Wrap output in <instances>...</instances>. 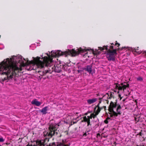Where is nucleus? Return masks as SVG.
I'll use <instances>...</instances> for the list:
<instances>
[{"mask_svg": "<svg viewBox=\"0 0 146 146\" xmlns=\"http://www.w3.org/2000/svg\"><path fill=\"white\" fill-rule=\"evenodd\" d=\"M104 122L107 124L108 123V121L107 120H105V121H104Z\"/></svg>", "mask_w": 146, "mask_h": 146, "instance_id": "obj_21", "label": "nucleus"}, {"mask_svg": "<svg viewBox=\"0 0 146 146\" xmlns=\"http://www.w3.org/2000/svg\"><path fill=\"white\" fill-rule=\"evenodd\" d=\"M121 108L120 105L117 106L116 103L111 102L109 107V110L110 112V114L111 117H115L120 115L121 113Z\"/></svg>", "mask_w": 146, "mask_h": 146, "instance_id": "obj_3", "label": "nucleus"}, {"mask_svg": "<svg viewBox=\"0 0 146 146\" xmlns=\"http://www.w3.org/2000/svg\"><path fill=\"white\" fill-rule=\"evenodd\" d=\"M87 122L88 124V126L89 125H91V124H90V121H88Z\"/></svg>", "mask_w": 146, "mask_h": 146, "instance_id": "obj_19", "label": "nucleus"}, {"mask_svg": "<svg viewBox=\"0 0 146 146\" xmlns=\"http://www.w3.org/2000/svg\"><path fill=\"white\" fill-rule=\"evenodd\" d=\"M4 141V139L2 138H0V142H3Z\"/></svg>", "mask_w": 146, "mask_h": 146, "instance_id": "obj_18", "label": "nucleus"}, {"mask_svg": "<svg viewBox=\"0 0 146 146\" xmlns=\"http://www.w3.org/2000/svg\"><path fill=\"white\" fill-rule=\"evenodd\" d=\"M109 47L110 48L108 49L107 46H104L103 47H98V49H96V53H93L97 54L100 53L102 51L104 52H106V51H107L106 55L108 60L110 61H114L115 60V56L117 54L116 49H113V51H112L110 49H113V46H111Z\"/></svg>", "mask_w": 146, "mask_h": 146, "instance_id": "obj_2", "label": "nucleus"}, {"mask_svg": "<svg viewBox=\"0 0 146 146\" xmlns=\"http://www.w3.org/2000/svg\"><path fill=\"white\" fill-rule=\"evenodd\" d=\"M137 79L138 81H142L143 80V78L141 77H139L137 78Z\"/></svg>", "mask_w": 146, "mask_h": 146, "instance_id": "obj_15", "label": "nucleus"}, {"mask_svg": "<svg viewBox=\"0 0 146 146\" xmlns=\"http://www.w3.org/2000/svg\"><path fill=\"white\" fill-rule=\"evenodd\" d=\"M98 109L96 111L93 113H92V114H93V116H94V118L96 117L97 115L100 112L101 108H100L98 106V105H97Z\"/></svg>", "mask_w": 146, "mask_h": 146, "instance_id": "obj_11", "label": "nucleus"}, {"mask_svg": "<svg viewBox=\"0 0 146 146\" xmlns=\"http://www.w3.org/2000/svg\"><path fill=\"white\" fill-rule=\"evenodd\" d=\"M117 44H118V46H119L120 45V44H119L117 43H116L115 44V45H116Z\"/></svg>", "mask_w": 146, "mask_h": 146, "instance_id": "obj_23", "label": "nucleus"}, {"mask_svg": "<svg viewBox=\"0 0 146 146\" xmlns=\"http://www.w3.org/2000/svg\"><path fill=\"white\" fill-rule=\"evenodd\" d=\"M100 103H101V102H99V103L98 104V105H99V104Z\"/></svg>", "mask_w": 146, "mask_h": 146, "instance_id": "obj_25", "label": "nucleus"}, {"mask_svg": "<svg viewBox=\"0 0 146 146\" xmlns=\"http://www.w3.org/2000/svg\"><path fill=\"white\" fill-rule=\"evenodd\" d=\"M31 103L32 105H35L37 106H39L41 104L40 102L38 101L36 99L33 100L31 102Z\"/></svg>", "mask_w": 146, "mask_h": 146, "instance_id": "obj_7", "label": "nucleus"}, {"mask_svg": "<svg viewBox=\"0 0 146 146\" xmlns=\"http://www.w3.org/2000/svg\"><path fill=\"white\" fill-rule=\"evenodd\" d=\"M97 100L96 98H94L92 99L88 100H87L88 103L89 104H91L96 102Z\"/></svg>", "mask_w": 146, "mask_h": 146, "instance_id": "obj_13", "label": "nucleus"}, {"mask_svg": "<svg viewBox=\"0 0 146 146\" xmlns=\"http://www.w3.org/2000/svg\"><path fill=\"white\" fill-rule=\"evenodd\" d=\"M48 108V106H46L42 108V110H40V112L42 113V114H45L47 113Z\"/></svg>", "mask_w": 146, "mask_h": 146, "instance_id": "obj_12", "label": "nucleus"}, {"mask_svg": "<svg viewBox=\"0 0 146 146\" xmlns=\"http://www.w3.org/2000/svg\"><path fill=\"white\" fill-rule=\"evenodd\" d=\"M38 144L40 145H43V143H42L41 141H39Z\"/></svg>", "mask_w": 146, "mask_h": 146, "instance_id": "obj_16", "label": "nucleus"}, {"mask_svg": "<svg viewBox=\"0 0 146 146\" xmlns=\"http://www.w3.org/2000/svg\"><path fill=\"white\" fill-rule=\"evenodd\" d=\"M125 48H126V47H123L122 48L121 50H123Z\"/></svg>", "mask_w": 146, "mask_h": 146, "instance_id": "obj_22", "label": "nucleus"}, {"mask_svg": "<svg viewBox=\"0 0 146 146\" xmlns=\"http://www.w3.org/2000/svg\"><path fill=\"white\" fill-rule=\"evenodd\" d=\"M111 44H113L114 45L113 43Z\"/></svg>", "mask_w": 146, "mask_h": 146, "instance_id": "obj_27", "label": "nucleus"}, {"mask_svg": "<svg viewBox=\"0 0 146 146\" xmlns=\"http://www.w3.org/2000/svg\"><path fill=\"white\" fill-rule=\"evenodd\" d=\"M85 53V48H80L76 50L74 49L68 50L62 52L60 50L52 51L51 53H45L47 56L43 55L41 58L37 57L34 58L33 60L29 61L27 58L25 59L21 55L13 56L10 59L7 58L0 63V74L7 75L3 80L5 82H15L16 84L19 83L17 73L19 71L21 70L23 67L26 66V69L28 70H37L43 68L44 66L51 67L53 64V61L51 57H58L61 56H66L68 55L75 56L77 54Z\"/></svg>", "mask_w": 146, "mask_h": 146, "instance_id": "obj_1", "label": "nucleus"}, {"mask_svg": "<svg viewBox=\"0 0 146 146\" xmlns=\"http://www.w3.org/2000/svg\"><path fill=\"white\" fill-rule=\"evenodd\" d=\"M87 135V132H85L83 135V136H86Z\"/></svg>", "mask_w": 146, "mask_h": 146, "instance_id": "obj_20", "label": "nucleus"}, {"mask_svg": "<svg viewBox=\"0 0 146 146\" xmlns=\"http://www.w3.org/2000/svg\"><path fill=\"white\" fill-rule=\"evenodd\" d=\"M67 141L66 139L62 140V143L58 142L56 143V146H68L65 144Z\"/></svg>", "mask_w": 146, "mask_h": 146, "instance_id": "obj_9", "label": "nucleus"}, {"mask_svg": "<svg viewBox=\"0 0 146 146\" xmlns=\"http://www.w3.org/2000/svg\"><path fill=\"white\" fill-rule=\"evenodd\" d=\"M50 146H56V143H53L51 145H50Z\"/></svg>", "mask_w": 146, "mask_h": 146, "instance_id": "obj_17", "label": "nucleus"}, {"mask_svg": "<svg viewBox=\"0 0 146 146\" xmlns=\"http://www.w3.org/2000/svg\"><path fill=\"white\" fill-rule=\"evenodd\" d=\"M138 47L137 48H130L129 49V50L133 52H135L137 53L138 54H140L141 53H142V54H144V55L146 56V52L145 51H141L139 50L138 48Z\"/></svg>", "mask_w": 146, "mask_h": 146, "instance_id": "obj_5", "label": "nucleus"}, {"mask_svg": "<svg viewBox=\"0 0 146 146\" xmlns=\"http://www.w3.org/2000/svg\"><path fill=\"white\" fill-rule=\"evenodd\" d=\"M94 114H91L90 116H88L87 117L85 116L83 117V120L85 122H88V121H90V119H92V118H94V116H93Z\"/></svg>", "mask_w": 146, "mask_h": 146, "instance_id": "obj_8", "label": "nucleus"}, {"mask_svg": "<svg viewBox=\"0 0 146 146\" xmlns=\"http://www.w3.org/2000/svg\"><path fill=\"white\" fill-rule=\"evenodd\" d=\"M128 87V85H123V84H121V86L119 85H117L116 89L114 90L115 92H117V93L119 94L118 96L119 98H120V99H121L122 97L121 96V95L119 93H123L125 89L127 87Z\"/></svg>", "mask_w": 146, "mask_h": 146, "instance_id": "obj_4", "label": "nucleus"}, {"mask_svg": "<svg viewBox=\"0 0 146 146\" xmlns=\"http://www.w3.org/2000/svg\"><path fill=\"white\" fill-rule=\"evenodd\" d=\"M141 146H145L144 145H141Z\"/></svg>", "mask_w": 146, "mask_h": 146, "instance_id": "obj_26", "label": "nucleus"}, {"mask_svg": "<svg viewBox=\"0 0 146 146\" xmlns=\"http://www.w3.org/2000/svg\"><path fill=\"white\" fill-rule=\"evenodd\" d=\"M83 70L85 71H87L89 74H91L92 75L93 74L92 69V66L91 65L87 66L85 68H84Z\"/></svg>", "mask_w": 146, "mask_h": 146, "instance_id": "obj_6", "label": "nucleus"}, {"mask_svg": "<svg viewBox=\"0 0 146 146\" xmlns=\"http://www.w3.org/2000/svg\"><path fill=\"white\" fill-rule=\"evenodd\" d=\"M52 70H46L43 72V75H44V74L47 73H51V72H52Z\"/></svg>", "mask_w": 146, "mask_h": 146, "instance_id": "obj_14", "label": "nucleus"}, {"mask_svg": "<svg viewBox=\"0 0 146 146\" xmlns=\"http://www.w3.org/2000/svg\"><path fill=\"white\" fill-rule=\"evenodd\" d=\"M87 114V113H86L85 114V115H86Z\"/></svg>", "mask_w": 146, "mask_h": 146, "instance_id": "obj_28", "label": "nucleus"}, {"mask_svg": "<svg viewBox=\"0 0 146 146\" xmlns=\"http://www.w3.org/2000/svg\"><path fill=\"white\" fill-rule=\"evenodd\" d=\"M58 134V132L57 131V130H55V129H54V128H53L52 129L50 130L49 133L51 136H52L53 135H56Z\"/></svg>", "mask_w": 146, "mask_h": 146, "instance_id": "obj_10", "label": "nucleus"}, {"mask_svg": "<svg viewBox=\"0 0 146 146\" xmlns=\"http://www.w3.org/2000/svg\"><path fill=\"white\" fill-rule=\"evenodd\" d=\"M52 68V69H53V68L52 67V68Z\"/></svg>", "mask_w": 146, "mask_h": 146, "instance_id": "obj_29", "label": "nucleus"}, {"mask_svg": "<svg viewBox=\"0 0 146 146\" xmlns=\"http://www.w3.org/2000/svg\"><path fill=\"white\" fill-rule=\"evenodd\" d=\"M38 72H40V71L39 70H37V71Z\"/></svg>", "mask_w": 146, "mask_h": 146, "instance_id": "obj_24", "label": "nucleus"}]
</instances>
